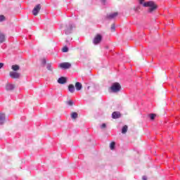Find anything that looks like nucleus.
<instances>
[{
  "mask_svg": "<svg viewBox=\"0 0 180 180\" xmlns=\"http://www.w3.org/2000/svg\"><path fill=\"white\" fill-rule=\"evenodd\" d=\"M143 6L145 8H148V12L149 13H153V12H154V11H156L157 8H158L157 4H155V2L153 1H146L143 3Z\"/></svg>",
  "mask_w": 180,
  "mask_h": 180,
  "instance_id": "nucleus-1",
  "label": "nucleus"
},
{
  "mask_svg": "<svg viewBox=\"0 0 180 180\" xmlns=\"http://www.w3.org/2000/svg\"><path fill=\"white\" fill-rule=\"evenodd\" d=\"M121 88L122 86H120V84L115 82L112 84L110 91L111 92L116 94V92H119V91H120Z\"/></svg>",
  "mask_w": 180,
  "mask_h": 180,
  "instance_id": "nucleus-2",
  "label": "nucleus"
},
{
  "mask_svg": "<svg viewBox=\"0 0 180 180\" xmlns=\"http://www.w3.org/2000/svg\"><path fill=\"white\" fill-rule=\"evenodd\" d=\"M40 9H41V5L37 4L35 6L32 10V15H34V16H37V15H39V12H40Z\"/></svg>",
  "mask_w": 180,
  "mask_h": 180,
  "instance_id": "nucleus-3",
  "label": "nucleus"
},
{
  "mask_svg": "<svg viewBox=\"0 0 180 180\" xmlns=\"http://www.w3.org/2000/svg\"><path fill=\"white\" fill-rule=\"evenodd\" d=\"M102 41V35L97 34L93 41L94 44H99Z\"/></svg>",
  "mask_w": 180,
  "mask_h": 180,
  "instance_id": "nucleus-4",
  "label": "nucleus"
},
{
  "mask_svg": "<svg viewBox=\"0 0 180 180\" xmlns=\"http://www.w3.org/2000/svg\"><path fill=\"white\" fill-rule=\"evenodd\" d=\"M10 77L13 79H18L20 77V73L18 72H10Z\"/></svg>",
  "mask_w": 180,
  "mask_h": 180,
  "instance_id": "nucleus-5",
  "label": "nucleus"
},
{
  "mask_svg": "<svg viewBox=\"0 0 180 180\" xmlns=\"http://www.w3.org/2000/svg\"><path fill=\"white\" fill-rule=\"evenodd\" d=\"M60 68H64L67 70V68H70L71 67V64L70 63H63L59 65Z\"/></svg>",
  "mask_w": 180,
  "mask_h": 180,
  "instance_id": "nucleus-6",
  "label": "nucleus"
},
{
  "mask_svg": "<svg viewBox=\"0 0 180 180\" xmlns=\"http://www.w3.org/2000/svg\"><path fill=\"white\" fill-rule=\"evenodd\" d=\"M72 27H75V25L72 24H69L68 27L65 30V34H70L71 32L72 31Z\"/></svg>",
  "mask_w": 180,
  "mask_h": 180,
  "instance_id": "nucleus-7",
  "label": "nucleus"
},
{
  "mask_svg": "<svg viewBox=\"0 0 180 180\" xmlns=\"http://www.w3.org/2000/svg\"><path fill=\"white\" fill-rule=\"evenodd\" d=\"M15 84L8 83L6 85V91H13V89H15Z\"/></svg>",
  "mask_w": 180,
  "mask_h": 180,
  "instance_id": "nucleus-8",
  "label": "nucleus"
},
{
  "mask_svg": "<svg viewBox=\"0 0 180 180\" xmlns=\"http://www.w3.org/2000/svg\"><path fill=\"white\" fill-rule=\"evenodd\" d=\"M121 115L120 112H114L112 114V119H119V117H120Z\"/></svg>",
  "mask_w": 180,
  "mask_h": 180,
  "instance_id": "nucleus-9",
  "label": "nucleus"
},
{
  "mask_svg": "<svg viewBox=\"0 0 180 180\" xmlns=\"http://www.w3.org/2000/svg\"><path fill=\"white\" fill-rule=\"evenodd\" d=\"M58 84H65L67 82V79L64 77H61L58 79Z\"/></svg>",
  "mask_w": 180,
  "mask_h": 180,
  "instance_id": "nucleus-10",
  "label": "nucleus"
},
{
  "mask_svg": "<svg viewBox=\"0 0 180 180\" xmlns=\"http://www.w3.org/2000/svg\"><path fill=\"white\" fill-rule=\"evenodd\" d=\"M75 88L77 91H81L82 89V84L79 82H76Z\"/></svg>",
  "mask_w": 180,
  "mask_h": 180,
  "instance_id": "nucleus-11",
  "label": "nucleus"
},
{
  "mask_svg": "<svg viewBox=\"0 0 180 180\" xmlns=\"http://www.w3.org/2000/svg\"><path fill=\"white\" fill-rule=\"evenodd\" d=\"M5 121V114L0 112V124H3Z\"/></svg>",
  "mask_w": 180,
  "mask_h": 180,
  "instance_id": "nucleus-12",
  "label": "nucleus"
},
{
  "mask_svg": "<svg viewBox=\"0 0 180 180\" xmlns=\"http://www.w3.org/2000/svg\"><path fill=\"white\" fill-rule=\"evenodd\" d=\"M69 91L71 92V94H74L75 92V87L72 84H70L68 86Z\"/></svg>",
  "mask_w": 180,
  "mask_h": 180,
  "instance_id": "nucleus-13",
  "label": "nucleus"
},
{
  "mask_svg": "<svg viewBox=\"0 0 180 180\" xmlns=\"http://www.w3.org/2000/svg\"><path fill=\"white\" fill-rule=\"evenodd\" d=\"M117 16V13H113L107 16L108 19H115Z\"/></svg>",
  "mask_w": 180,
  "mask_h": 180,
  "instance_id": "nucleus-14",
  "label": "nucleus"
},
{
  "mask_svg": "<svg viewBox=\"0 0 180 180\" xmlns=\"http://www.w3.org/2000/svg\"><path fill=\"white\" fill-rule=\"evenodd\" d=\"M11 68L13 71H19L20 68L18 65H13L11 66Z\"/></svg>",
  "mask_w": 180,
  "mask_h": 180,
  "instance_id": "nucleus-15",
  "label": "nucleus"
},
{
  "mask_svg": "<svg viewBox=\"0 0 180 180\" xmlns=\"http://www.w3.org/2000/svg\"><path fill=\"white\" fill-rule=\"evenodd\" d=\"M5 41V34L0 33V43Z\"/></svg>",
  "mask_w": 180,
  "mask_h": 180,
  "instance_id": "nucleus-16",
  "label": "nucleus"
},
{
  "mask_svg": "<svg viewBox=\"0 0 180 180\" xmlns=\"http://www.w3.org/2000/svg\"><path fill=\"white\" fill-rule=\"evenodd\" d=\"M71 117H72V119H77V117H78V113L72 112L71 114Z\"/></svg>",
  "mask_w": 180,
  "mask_h": 180,
  "instance_id": "nucleus-17",
  "label": "nucleus"
},
{
  "mask_svg": "<svg viewBox=\"0 0 180 180\" xmlns=\"http://www.w3.org/2000/svg\"><path fill=\"white\" fill-rule=\"evenodd\" d=\"M127 132V125H125L122 127V133L124 134V133Z\"/></svg>",
  "mask_w": 180,
  "mask_h": 180,
  "instance_id": "nucleus-18",
  "label": "nucleus"
},
{
  "mask_svg": "<svg viewBox=\"0 0 180 180\" xmlns=\"http://www.w3.org/2000/svg\"><path fill=\"white\" fill-rule=\"evenodd\" d=\"M115 142H112L110 145V150H115Z\"/></svg>",
  "mask_w": 180,
  "mask_h": 180,
  "instance_id": "nucleus-19",
  "label": "nucleus"
},
{
  "mask_svg": "<svg viewBox=\"0 0 180 180\" xmlns=\"http://www.w3.org/2000/svg\"><path fill=\"white\" fill-rule=\"evenodd\" d=\"M62 51H63V53H67V52L68 51V47L64 46V47L63 48V49H62Z\"/></svg>",
  "mask_w": 180,
  "mask_h": 180,
  "instance_id": "nucleus-20",
  "label": "nucleus"
},
{
  "mask_svg": "<svg viewBox=\"0 0 180 180\" xmlns=\"http://www.w3.org/2000/svg\"><path fill=\"white\" fill-rule=\"evenodd\" d=\"M150 120H154L155 119V114H150Z\"/></svg>",
  "mask_w": 180,
  "mask_h": 180,
  "instance_id": "nucleus-21",
  "label": "nucleus"
},
{
  "mask_svg": "<svg viewBox=\"0 0 180 180\" xmlns=\"http://www.w3.org/2000/svg\"><path fill=\"white\" fill-rule=\"evenodd\" d=\"M5 20V16L4 15H0V22H4Z\"/></svg>",
  "mask_w": 180,
  "mask_h": 180,
  "instance_id": "nucleus-22",
  "label": "nucleus"
},
{
  "mask_svg": "<svg viewBox=\"0 0 180 180\" xmlns=\"http://www.w3.org/2000/svg\"><path fill=\"white\" fill-rule=\"evenodd\" d=\"M68 105H69V106H72V105H74V102H72V101H68Z\"/></svg>",
  "mask_w": 180,
  "mask_h": 180,
  "instance_id": "nucleus-23",
  "label": "nucleus"
},
{
  "mask_svg": "<svg viewBox=\"0 0 180 180\" xmlns=\"http://www.w3.org/2000/svg\"><path fill=\"white\" fill-rule=\"evenodd\" d=\"M47 70L49 71H51V64H48L46 66Z\"/></svg>",
  "mask_w": 180,
  "mask_h": 180,
  "instance_id": "nucleus-24",
  "label": "nucleus"
},
{
  "mask_svg": "<svg viewBox=\"0 0 180 180\" xmlns=\"http://www.w3.org/2000/svg\"><path fill=\"white\" fill-rule=\"evenodd\" d=\"M139 4L140 5H143V6H144V4H146V2H144V0H139Z\"/></svg>",
  "mask_w": 180,
  "mask_h": 180,
  "instance_id": "nucleus-25",
  "label": "nucleus"
},
{
  "mask_svg": "<svg viewBox=\"0 0 180 180\" xmlns=\"http://www.w3.org/2000/svg\"><path fill=\"white\" fill-rule=\"evenodd\" d=\"M111 30H112V32H115V24H112L111 25Z\"/></svg>",
  "mask_w": 180,
  "mask_h": 180,
  "instance_id": "nucleus-26",
  "label": "nucleus"
},
{
  "mask_svg": "<svg viewBox=\"0 0 180 180\" xmlns=\"http://www.w3.org/2000/svg\"><path fill=\"white\" fill-rule=\"evenodd\" d=\"M105 127H106V124H103L101 125V129H105Z\"/></svg>",
  "mask_w": 180,
  "mask_h": 180,
  "instance_id": "nucleus-27",
  "label": "nucleus"
},
{
  "mask_svg": "<svg viewBox=\"0 0 180 180\" xmlns=\"http://www.w3.org/2000/svg\"><path fill=\"white\" fill-rule=\"evenodd\" d=\"M2 67H4V63H0V70H1V68H2Z\"/></svg>",
  "mask_w": 180,
  "mask_h": 180,
  "instance_id": "nucleus-28",
  "label": "nucleus"
},
{
  "mask_svg": "<svg viewBox=\"0 0 180 180\" xmlns=\"http://www.w3.org/2000/svg\"><path fill=\"white\" fill-rule=\"evenodd\" d=\"M142 179H143V180H147V176H143L142 177Z\"/></svg>",
  "mask_w": 180,
  "mask_h": 180,
  "instance_id": "nucleus-29",
  "label": "nucleus"
},
{
  "mask_svg": "<svg viewBox=\"0 0 180 180\" xmlns=\"http://www.w3.org/2000/svg\"><path fill=\"white\" fill-rule=\"evenodd\" d=\"M42 63L43 64H46V59H43Z\"/></svg>",
  "mask_w": 180,
  "mask_h": 180,
  "instance_id": "nucleus-30",
  "label": "nucleus"
}]
</instances>
